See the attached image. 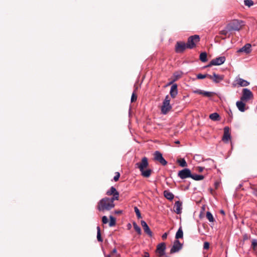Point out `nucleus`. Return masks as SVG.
I'll list each match as a JSON object with an SVG mask.
<instances>
[{"instance_id":"nucleus-1","label":"nucleus","mask_w":257,"mask_h":257,"mask_svg":"<svg viewBox=\"0 0 257 257\" xmlns=\"http://www.w3.org/2000/svg\"><path fill=\"white\" fill-rule=\"evenodd\" d=\"M115 200L107 197H104L98 202L97 208L100 212H104L109 211L114 207V201Z\"/></svg>"},{"instance_id":"nucleus-47","label":"nucleus","mask_w":257,"mask_h":257,"mask_svg":"<svg viewBox=\"0 0 257 257\" xmlns=\"http://www.w3.org/2000/svg\"><path fill=\"white\" fill-rule=\"evenodd\" d=\"M121 212H122V211H121V210L115 211V214H119V213H121Z\"/></svg>"},{"instance_id":"nucleus-18","label":"nucleus","mask_w":257,"mask_h":257,"mask_svg":"<svg viewBox=\"0 0 257 257\" xmlns=\"http://www.w3.org/2000/svg\"><path fill=\"white\" fill-rule=\"evenodd\" d=\"M235 81L238 86L240 87L247 86L249 84V82L240 78H236Z\"/></svg>"},{"instance_id":"nucleus-25","label":"nucleus","mask_w":257,"mask_h":257,"mask_svg":"<svg viewBox=\"0 0 257 257\" xmlns=\"http://www.w3.org/2000/svg\"><path fill=\"white\" fill-rule=\"evenodd\" d=\"M183 236V232L181 227H180L177 231L175 235V238L178 240L179 238H181Z\"/></svg>"},{"instance_id":"nucleus-50","label":"nucleus","mask_w":257,"mask_h":257,"mask_svg":"<svg viewBox=\"0 0 257 257\" xmlns=\"http://www.w3.org/2000/svg\"><path fill=\"white\" fill-rule=\"evenodd\" d=\"M176 144H179V141H177V142H176Z\"/></svg>"},{"instance_id":"nucleus-19","label":"nucleus","mask_w":257,"mask_h":257,"mask_svg":"<svg viewBox=\"0 0 257 257\" xmlns=\"http://www.w3.org/2000/svg\"><path fill=\"white\" fill-rule=\"evenodd\" d=\"M170 94L172 98H175L178 94L177 85L174 84L172 85L170 91Z\"/></svg>"},{"instance_id":"nucleus-15","label":"nucleus","mask_w":257,"mask_h":257,"mask_svg":"<svg viewBox=\"0 0 257 257\" xmlns=\"http://www.w3.org/2000/svg\"><path fill=\"white\" fill-rule=\"evenodd\" d=\"M251 45L249 43H247L245 44L243 47H242L241 48L237 50L238 53H242L243 52L245 54H248L249 53L251 50Z\"/></svg>"},{"instance_id":"nucleus-27","label":"nucleus","mask_w":257,"mask_h":257,"mask_svg":"<svg viewBox=\"0 0 257 257\" xmlns=\"http://www.w3.org/2000/svg\"><path fill=\"white\" fill-rule=\"evenodd\" d=\"M199 59L202 62H205L207 61V53L202 52L200 54Z\"/></svg>"},{"instance_id":"nucleus-23","label":"nucleus","mask_w":257,"mask_h":257,"mask_svg":"<svg viewBox=\"0 0 257 257\" xmlns=\"http://www.w3.org/2000/svg\"><path fill=\"white\" fill-rule=\"evenodd\" d=\"M164 195L166 198L169 200H172L174 197V194L168 190L164 191Z\"/></svg>"},{"instance_id":"nucleus-35","label":"nucleus","mask_w":257,"mask_h":257,"mask_svg":"<svg viewBox=\"0 0 257 257\" xmlns=\"http://www.w3.org/2000/svg\"><path fill=\"white\" fill-rule=\"evenodd\" d=\"M251 246L253 249H257V240H256V239L252 240Z\"/></svg>"},{"instance_id":"nucleus-5","label":"nucleus","mask_w":257,"mask_h":257,"mask_svg":"<svg viewBox=\"0 0 257 257\" xmlns=\"http://www.w3.org/2000/svg\"><path fill=\"white\" fill-rule=\"evenodd\" d=\"M200 37L199 35H195L189 37L188 39L187 47L189 49L193 48L195 47L196 44L198 43Z\"/></svg>"},{"instance_id":"nucleus-4","label":"nucleus","mask_w":257,"mask_h":257,"mask_svg":"<svg viewBox=\"0 0 257 257\" xmlns=\"http://www.w3.org/2000/svg\"><path fill=\"white\" fill-rule=\"evenodd\" d=\"M170 102V99L169 96L167 95L166 96L161 107V112L163 114H167L172 109Z\"/></svg>"},{"instance_id":"nucleus-7","label":"nucleus","mask_w":257,"mask_h":257,"mask_svg":"<svg viewBox=\"0 0 257 257\" xmlns=\"http://www.w3.org/2000/svg\"><path fill=\"white\" fill-rule=\"evenodd\" d=\"M225 59H226L224 56H220L213 59L210 62L207 67H211L214 65H220L224 63Z\"/></svg>"},{"instance_id":"nucleus-2","label":"nucleus","mask_w":257,"mask_h":257,"mask_svg":"<svg viewBox=\"0 0 257 257\" xmlns=\"http://www.w3.org/2000/svg\"><path fill=\"white\" fill-rule=\"evenodd\" d=\"M149 166V163L147 158L144 157L142 158L141 161L140 162H138L136 164V166L137 168H139L140 172H141V175L146 178L149 177L152 173V170L151 169H147L145 170V169L147 168Z\"/></svg>"},{"instance_id":"nucleus-40","label":"nucleus","mask_w":257,"mask_h":257,"mask_svg":"<svg viewBox=\"0 0 257 257\" xmlns=\"http://www.w3.org/2000/svg\"><path fill=\"white\" fill-rule=\"evenodd\" d=\"M102 222L103 224H106L108 222L107 217L106 216H103L102 217Z\"/></svg>"},{"instance_id":"nucleus-14","label":"nucleus","mask_w":257,"mask_h":257,"mask_svg":"<svg viewBox=\"0 0 257 257\" xmlns=\"http://www.w3.org/2000/svg\"><path fill=\"white\" fill-rule=\"evenodd\" d=\"M165 249L166 244L164 242H162L157 245L156 251L160 256H162L165 254Z\"/></svg>"},{"instance_id":"nucleus-45","label":"nucleus","mask_w":257,"mask_h":257,"mask_svg":"<svg viewBox=\"0 0 257 257\" xmlns=\"http://www.w3.org/2000/svg\"><path fill=\"white\" fill-rule=\"evenodd\" d=\"M252 193L256 196H257V189H254L253 190Z\"/></svg>"},{"instance_id":"nucleus-13","label":"nucleus","mask_w":257,"mask_h":257,"mask_svg":"<svg viewBox=\"0 0 257 257\" xmlns=\"http://www.w3.org/2000/svg\"><path fill=\"white\" fill-rule=\"evenodd\" d=\"M182 244L180 243L178 240H175L174 242L173 245L170 250V252L173 253L179 251L182 248Z\"/></svg>"},{"instance_id":"nucleus-36","label":"nucleus","mask_w":257,"mask_h":257,"mask_svg":"<svg viewBox=\"0 0 257 257\" xmlns=\"http://www.w3.org/2000/svg\"><path fill=\"white\" fill-rule=\"evenodd\" d=\"M228 32H230V31L228 30V29H227V25L226 28H225V29L224 30H223L221 31L220 33L221 35H225L226 36Z\"/></svg>"},{"instance_id":"nucleus-28","label":"nucleus","mask_w":257,"mask_h":257,"mask_svg":"<svg viewBox=\"0 0 257 257\" xmlns=\"http://www.w3.org/2000/svg\"><path fill=\"white\" fill-rule=\"evenodd\" d=\"M177 162L179 163V165L182 167H185L187 166V163L184 159L178 160Z\"/></svg>"},{"instance_id":"nucleus-44","label":"nucleus","mask_w":257,"mask_h":257,"mask_svg":"<svg viewBox=\"0 0 257 257\" xmlns=\"http://www.w3.org/2000/svg\"><path fill=\"white\" fill-rule=\"evenodd\" d=\"M203 170H204V168H203V167H198V168H197V170H198L199 172H202V171H203Z\"/></svg>"},{"instance_id":"nucleus-48","label":"nucleus","mask_w":257,"mask_h":257,"mask_svg":"<svg viewBox=\"0 0 257 257\" xmlns=\"http://www.w3.org/2000/svg\"><path fill=\"white\" fill-rule=\"evenodd\" d=\"M112 252H113V253H116V249H113V250H112Z\"/></svg>"},{"instance_id":"nucleus-33","label":"nucleus","mask_w":257,"mask_h":257,"mask_svg":"<svg viewBox=\"0 0 257 257\" xmlns=\"http://www.w3.org/2000/svg\"><path fill=\"white\" fill-rule=\"evenodd\" d=\"M244 4L245 6L250 7L253 5V2L252 0H245L244 1Z\"/></svg>"},{"instance_id":"nucleus-42","label":"nucleus","mask_w":257,"mask_h":257,"mask_svg":"<svg viewBox=\"0 0 257 257\" xmlns=\"http://www.w3.org/2000/svg\"><path fill=\"white\" fill-rule=\"evenodd\" d=\"M209 248V243L208 242H205L203 244V248L204 249H208Z\"/></svg>"},{"instance_id":"nucleus-52","label":"nucleus","mask_w":257,"mask_h":257,"mask_svg":"<svg viewBox=\"0 0 257 257\" xmlns=\"http://www.w3.org/2000/svg\"><path fill=\"white\" fill-rule=\"evenodd\" d=\"M165 257H169V256H166Z\"/></svg>"},{"instance_id":"nucleus-51","label":"nucleus","mask_w":257,"mask_h":257,"mask_svg":"<svg viewBox=\"0 0 257 257\" xmlns=\"http://www.w3.org/2000/svg\"><path fill=\"white\" fill-rule=\"evenodd\" d=\"M195 157H199L200 156H199V155H196Z\"/></svg>"},{"instance_id":"nucleus-34","label":"nucleus","mask_w":257,"mask_h":257,"mask_svg":"<svg viewBox=\"0 0 257 257\" xmlns=\"http://www.w3.org/2000/svg\"><path fill=\"white\" fill-rule=\"evenodd\" d=\"M135 212L137 215V216L138 218H141L142 217L141 212L137 207H135L134 208Z\"/></svg>"},{"instance_id":"nucleus-8","label":"nucleus","mask_w":257,"mask_h":257,"mask_svg":"<svg viewBox=\"0 0 257 257\" xmlns=\"http://www.w3.org/2000/svg\"><path fill=\"white\" fill-rule=\"evenodd\" d=\"M106 194L108 196L113 195L111 198L115 200H118L119 199V192L113 186L111 187L110 189L107 191Z\"/></svg>"},{"instance_id":"nucleus-16","label":"nucleus","mask_w":257,"mask_h":257,"mask_svg":"<svg viewBox=\"0 0 257 257\" xmlns=\"http://www.w3.org/2000/svg\"><path fill=\"white\" fill-rule=\"evenodd\" d=\"M230 134L229 133V128L226 126L224 128V134L222 137V141L227 142L230 139Z\"/></svg>"},{"instance_id":"nucleus-37","label":"nucleus","mask_w":257,"mask_h":257,"mask_svg":"<svg viewBox=\"0 0 257 257\" xmlns=\"http://www.w3.org/2000/svg\"><path fill=\"white\" fill-rule=\"evenodd\" d=\"M208 75H209V74H198L197 75V78L198 79H204V78H206V77H207V78H208Z\"/></svg>"},{"instance_id":"nucleus-22","label":"nucleus","mask_w":257,"mask_h":257,"mask_svg":"<svg viewBox=\"0 0 257 257\" xmlns=\"http://www.w3.org/2000/svg\"><path fill=\"white\" fill-rule=\"evenodd\" d=\"M195 92L208 97H211L213 94V92L205 91L202 90H197Z\"/></svg>"},{"instance_id":"nucleus-38","label":"nucleus","mask_w":257,"mask_h":257,"mask_svg":"<svg viewBox=\"0 0 257 257\" xmlns=\"http://www.w3.org/2000/svg\"><path fill=\"white\" fill-rule=\"evenodd\" d=\"M174 76L175 77V78L173 81H172L171 82H170V84H171L174 81L177 80L179 78H180L181 77V75H180L178 73H175L174 74Z\"/></svg>"},{"instance_id":"nucleus-10","label":"nucleus","mask_w":257,"mask_h":257,"mask_svg":"<svg viewBox=\"0 0 257 257\" xmlns=\"http://www.w3.org/2000/svg\"><path fill=\"white\" fill-rule=\"evenodd\" d=\"M154 159L158 161L163 166H165L167 164V162L163 157L162 154L159 151H156L154 154Z\"/></svg>"},{"instance_id":"nucleus-46","label":"nucleus","mask_w":257,"mask_h":257,"mask_svg":"<svg viewBox=\"0 0 257 257\" xmlns=\"http://www.w3.org/2000/svg\"><path fill=\"white\" fill-rule=\"evenodd\" d=\"M144 257H149V254L148 252H145L144 253Z\"/></svg>"},{"instance_id":"nucleus-39","label":"nucleus","mask_w":257,"mask_h":257,"mask_svg":"<svg viewBox=\"0 0 257 257\" xmlns=\"http://www.w3.org/2000/svg\"><path fill=\"white\" fill-rule=\"evenodd\" d=\"M119 177H120V174L118 172H116L115 175L113 178L114 181L115 182L117 181L119 179Z\"/></svg>"},{"instance_id":"nucleus-49","label":"nucleus","mask_w":257,"mask_h":257,"mask_svg":"<svg viewBox=\"0 0 257 257\" xmlns=\"http://www.w3.org/2000/svg\"><path fill=\"white\" fill-rule=\"evenodd\" d=\"M220 213H222V214H225L224 211L223 210H221V211H220Z\"/></svg>"},{"instance_id":"nucleus-20","label":"nucleus","mask_w":257,"mask_h":257,"mask_svg":"<svg viewBox=\"0 0 257 257\" xmlns=\"http://www.w3.org/2000/svg\"><path fill=\"white\" fill-rule=\"evenodd\" d=\"M182 203L179 201H177L175 202L174 208V211L177 214H179L181 213V210L182 209Z\"/></svg>"},{"instance_id":"nucleus-43","label":"nucleus","mask_w":257,"mask_h":257,"mask_svg":"<svg viewBox=\"0 0 257 257\" xmlns=\"http://www.w3.org/2000/svg\"><path fill=\"white\" fill-rule=\"evenodd\" d=\"M167 236H168V233H167V232H165V233H164L163 234V235H162V239H163V240H165V239H166L167 238Z\"/></svg>"},{"instance_id":"nucleus-24","label":"nucleus","mask_w":257,"mask_h":257,"mask_svg":"<svg viewBox=\"0 0 257 257\" xmlns=\"http://www.w3.org/2000/svg\"><path fill=\"white\" fill-rule=\"evenodd\" d=\"M209 118L213 121H217L220 119V116L217 113L214 112L209 115Z\"/></svg>"},{"instance_id":"nucleus-17","label":"nucleus","mask_w":257,"mask_h":257,"mask_svg":"<svg viewBox=\"0 0 257 257\" xmlns=\"http://www.w3.org/2000/svg\"><path fill=\"white\" fill-rule=\"evenodd\" d=\"M141 225L144 230V231L146 233H147L150 236H152V232L150 230V229L149 226L148 225V224H147V223L145 221L142 220L141 221Z\"/></svg>"},{"instance_id":"nucleus-6","label":"nucleus","mask_w":257,"mask_h":257,"mask_svg":"<svg viewBox=\"0 0 257 257\" xmlns=\"http://www.w3.org/2000/svg\"><path fill=\"white\" fill-rule=\"evenodd\" d=\"M253 95L252 92L247 88H243L242 90V95L240 97L242 101H247L253 98Z\"/></svg>"},{"instance_id":"nucleus-30","label":"nucleus","mask_w":257,"mask_h":257,"mask_svg":"<svg viewBox=\"0 0 257 257\" xmlns=\"http://www.w3.org/2000/svg\"><path fill=\"white\" fill-rule=\"evenodd\" d=\"M97 239L98 241L102 242L103 241L102 238L101 237L100 228L99 226L97 227Z\"/></svg>"},{"instance_id":"nucleus-12","label":"nucleus","mask_w":257,"mask_h":257,"mask_svg":"<svg viewBox=\"0 0 257 257\" xmlns=\"http://www.w3.org/2000/svg\"><path fill=\"white\" fill-rule=\"evenodd\" d=\"M186 48H188L187 43L183 42H177L175 46V51L178 53L183 52Z\"/></svg>"},{"instance_id":"nucleus-21","label":"nucleus","mask_w":257,"mask_h":257,"mask_svg":"<svg viewBox=\"0 0 257 257\" xmlns=\"http://www.w3.org/2000/svg\"><path fill=\"white\" fill-rule=\"evenodd\" d=\"M244 101L240 100V101H237L236 103L237 107L241 112H244L246 109L245 104L244 103Z\"/></svg>"},{"instance_id":"nucleus-11","label":"nucleus","mask_w":257,"mask_h":257,"mask_svg":"<svg viewBox=\"0 0 257 257\" xmlns=\"http://www.w3.org/2000/svg\"><path fill=\"white\" fill-rule=\"evenodd\" d=\"M208 78L212 80L214 82L216 83H219L224 79V75H218L216 74L215 72L213 73L212 75H208Z\"/></svg>"},{"instance_id":"nucleus-29","label":"nucleus","mask_w":257,"mask_h":257,"mask_svg":"<svg viewBox=\"0 0 257 257\" xmlns=\"http://www.w3.org/2000/svg\"><path fill=\"white\" fill-rule=\"evenodd\" d=\"M110 222L109 223V225L110 227L113 226L115 225L116 223V219L112 216H109Z\"/></svg>"},{"instance_id":"nucleus-26","label":"nucleus","mask_w":257,"mask_h":257,"mask_svg":"<svg viewBox=\"0 0 257 257\" xmlns=\"http://www.w3.org/2000/svg\"><path fill=\"white\" fill-rule=\"evenodd\" d=\"M192 179L196 180V181H199L202 180L204 178V176L201 175H197V174H191V177H190Z\"/></svg>"},{"instance_id":"nucleus-32","label":"nucleus","mask_w":257,"mask_h":257,"mask_svg":"<svg viewBox=\"0 0 257 257\" xmlns=\"http://www.w3.org/2000/svg\"><path fill=\"white\" fill-rule=\"evenodd\" d=\"M133 226L134 229L139 234H141V228L137 225V224L135 222L133 223Z\"/></svg>"},{"instance_id":"nucleus-31","label":"nucleus","mask_w":257,"mask_h":257,"mask_svg":"<svg viewBox=\"0 0 257 257\" xmlns=\"http://www.w3.org/2000/svg\"><path fill=\"white\" fill-rule=\"evenodd\" d=\"M206 217L210 222H213L214 220L213 216L210 212L207 211L206 212Z\"/></svg>"},{"instance_id":"nucleus-9","label":"nucleus","mask_w":257,"mask_h":257,"mask_svg":"<svg viewBox=\"0 0 257 257\" xmlns=\"http://www.w3.org/2000/svg\"><path fill=\"white\" fill-rule=\"evenodd\" d=\"M178 176L182 179H184L191 177V172L188 168L184 169L180 171L178 173Z\"/></svg>"},{"instance_id":"nucleus-3","label":"nucleus","mask_w":257,"mask_h":257,"mask_svg":"<svg viewBox=\"0 0 257 257\" xmlns=\"http://www.w3.org/2000/svg\"><path fill=\"white\" fill-rule=\"evenodd\" d=\"M243 25L244 24L242 21L234 20L227 25V29L230 31H239Z\"/></svg>"},{"instance_id":"nucleus-41","label":"nucleus","mask_w":257,"mask_h":257,"mask_svg":"<svg viewBox=\"0 0 257 257\" xmlns=\"http://www.w3.org/2000/svg\"><path fill=\"white\" fill-rule=\"evenodd\" d=\"M137 95L135 94V92H133L132 95V97H131V101L134 102L137 100Z\"/></svg>"}]
</instances>
